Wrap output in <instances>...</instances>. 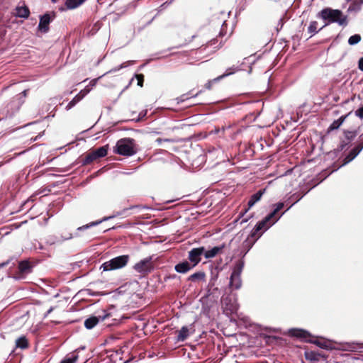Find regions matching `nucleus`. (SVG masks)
I'll return each mask as SVG.
<instances>
[{"instance_id":"obj_21","label":"nucleus","mask_w":363,"mask_h":363,"mask_svg":"<svg viewBox=\"0 0 363 363\" xmlns=\"http://www.w3.org/2000/svg\"><path fill=\"white\" fill-rule=\"evenodd\" d=\"M317 22L314 21V22H312L309 27H308V30H309V32L311 33H314L317 31Z\"/></svg>"},{"instance_id":"obj_7","label":"nucleus","mask_w":363,"mask_h":363,"mask_svg":"<svg viewBox=\"0 0 363 363\" xmlns=\"http://www.w3.org/2000/svg\"><path fill=\"white\" fill-rule=\"evenodd\" d=\"M107 316L108 315L102 317L99 316V318L95 316L90 317L84 321V325L87 329H91L99 322V320H104Z\"/></svg>"},{"instance_id":"obj_18","label":"nucleus","mask_w":363,"mask_h":363,"mask_svg":"<svg viewBox=\"0 0 363 363\" xmlns=\"http://www.w3.org/2000/svg\"><path fill=\"white\" fill-rule=\"evenodd\" d=\"M16 345L21 348H26L27 347V340L25 337H20L16 340Z\"/></svg>"},{"instance_id":"obj_12","label":"nucleus","mask_w":363,"mask_h":363,"mask_svg":"<svg viewBox=\"0 0 363 363\" xmlns=\"http://www.w3.org/2000/svg\"><path fill=\"white\" fill-rule=\"evenodd\" d=\"M16 16L22 18H27L29 15L28 9L26 6H19L16 8Z\"/></svg>"},{"instance_id":"obj_29","label":"nucleus","mask_w":363,"mask_h":363,"mask_svg":"<svg viewBox=\"0 0 363 363\" xmlns=\"http://www.w3.org/2000/svg\"><path fill=\"white\" fill-rule=\"evenodd\" d=\"M359 68L363 71V57L359 61Z\"/></svg>"},{"instance_id":"obj_1","label":"nucleus","mask_w":363,"mask_h":363,"mask_svg":"<svg viewBox=\"0 0 363 363\" xmlns=\"http://www.w3.org/2000/svg\"><path fill=\"white\" fill-rule=\"evenodd\" d=\"M320 16L323 19L328 20L329 22H336L341 26L347 24V18L340 10L325 9L320 12Z\"/></svg>"},{"instance_id":"obj_4","label":"nucleus","mask_w":363,"mask_h":363,"mask_svg":"<svg viewBox=\"0 0 363 363\" xmlns=\"http://www.w3.org/2000/svg\"><path fill=\"white\" fill-rule=\"evenodd\" d=\"M107 154V147L106 146L101 147L96 150L89 153L86 158V162H92L97 158L104 157Z\"/></svg>"},{"instance_id":"obj_3","label":"nucleus","mask_w":363,"mask_h":363,"mask_svg":"<svg viewBox=\"0 0 363 363\" xmlns=\"http://www.w3.org/2000/svg\"><path fill=\"white\" fill-rule=\"evenodd\" d=\"M116 152L122 155H132L135 153L134 145L130 139H122L116 144Z\"/></svg>"},{"instance_id":"obj_5","label":"nucleus","mask_w":363,"mask_h":363,"mask_svg":"<svg viewBox=\"0 0 363 363\" xmlns=\"http://www.w3.org/2000/svg\"><path fill=\"white\" fill-rule=\"evenodd\" d=\"M203 252V248H195L193 249L191 251L189 252V260L193 262L192 267H194L196 264H197L200 260H201V255Z\"/></svg>"},{"instance_id":"obj_15","label":"nucleus","mask_w":363,"mask_h":363,"mask_svg":"<svg viewBox=\"0 0 363 363\" xmlns=\"http://www.w3.org/2000/svg\"><path fill=\"white\" fill-rule=\"evenodd\" d=\"M262 195V191H258L257 194H254L248 202L249 206L252 207L257 201H258L260 199Z\"/></svg>"},{"instance_id":"obj_13","label":"nucleus","mask_w":363,"mask_h":363,"mask_svg":"<svg viewBox=\"0 0 363 363\" xmlns=\"http://www.w3.org/2000/svg\"><path fill=\"white\" fill-rule=\"evenodd\" d=\"M189 334V328L187 327H183L179 331L177 340L179 341H184L188 337Z\"/></svg>"},{"instance_id":"obj_32","label":"nucleus","mask_w":363,"mask_h":363,"mask_svg":"<svg viewBox=\"0 0 363 363\" xmlns=\"http://www.w3.org/2000/svg\"><path fill=\"white\" fill-rule=\"evenodd\" d=\"M60 10L64 11L65 9L63 8H60Z\"/></svg>"},{"instance_id":"obj_26","label":"nucleus","mask_w":363,"mask_h":363,"mask_svg":"<svg viewBox=\"0 0 363 363\" xmlns=\"http://www.w3.org/2000/svg\"><path fill=\"white\" fill-rule=\"evenodd\" d=\"M356 116H357L358 117H359V118H363V107H362V108H359V109L356 111Z\"/></svg>"},{"instance_id":"obj_22","label":"nucleus","mask_w":363,"mask_h":363,"mask_svg":"<svg viewBox=\"0 0 363 363\" xmlns=\"http://www.w3.org/2000/svg\"><path fill=\"white\" fill-rule=\"evenodd\" d=\"M359 152V150H357L355 149L352 150V152H350V155L347 157L348 160L346 162L352 160L358 155Z\"/></svg>"},{"instance_id":"obj_14","label":"nucleus","mask_w":363,"mask_h":363,"mask_svg":"<svg viewBox=\"0 0 363 363\" xmlns=\"http://www.w3.org/2000/svg\"><path fill=\"white\" fill-rule=\"evenodd\" d=\"M220 250H221L220 247H215L212 248L211 250L206 251L205 252V257L206 258L214 257L219 252V251Z\"/></svg>"},{"instance_id":"obj_23","label":"nucleus","mask_w":363,"mask_h":363,"mask_svg":"<svg viewBox=\"0 0 363 363\" xmlns=\"http://www.w3.org/2000/svg\"><path fill=\"white\" fill-rule=\"evenodd\" d=\"M77 359V356L74 355L71 357H68L63 360L61 363H75Z\"/></svg>"},{"instance_id":"obj_16","label":"nucleus","mask_w":363,"mask_h":363,"mask_svg":"<svg viewBox=\"0 0 363 363\" xmlns=\"http://www.w3.org/2000/svg\"><path fill=\"white\" fill-rule=\"evenodd\" d=\"M345 118H346V116H342L338 120L334 121L331 124V125H330V129H337V128H338L342 125V123L344 122Z\"/></svg>"},{"instance_id":"obj_24","label":"nucleus","mask_w":363,"mask_h":363,"mask_svg":"<svg viewBox=\"0 0 363 363\" xmlns=\"http://www.w3.org/2000/svg\"><path fill=\"white\" fill-rule=\"evenodd\" d=\"M136 79H137V84L140 86H143L144 77L142 74H138L136 75Z\"/></svg>"},{"instance_id":"obj_9","label":"nucleus","mask_w":363,"mask_h":363,"mask_svg":"<svg viewBox=\"0 0 363 363\" xmlns=\"http://www.w3.org/2000/svg\"><path fill=\"white\" fill-rule=\"evenodd\" d=\"M289 333L291 336H295L306 340L309 336L306 331L300 329H291L289 331Z\"/></svg>"},{"instance_id":"obj_8","label":"nucleus","mask_w":363,"mask_h":363,"mask_svg":"<svg viewBox=\"0 0 363 363\" xmlns=\"http://www.w3.org/2000/svg\"><path fill=\"white\" fill-rule=\"evenodd\" d=\"M50 22L49 15L46 14L41 17L38 25V28L42 32H47L48 30V25Z\"/></svg>"},{"instance_id":"obj_20","label":"nucleus","mask_w":363,"mask_h":363,"mask_svg":"<svg viewBox=\"0 0 363 363\" xmlns=\"http://www.w3.org/2000/svg\"><path fill=\"white\" fill-rule=\"evenodd\" d=\"M269 220H267V217H266L264 218V220L258 223L257 225H256V228H255L256 231H259V230L263 229L265 227L267 222H268Z\"/></svg>"},{"instance_id":"obj_19","label":"nucleus","mask_w":363,"mask_h":363,"mask_svg":"<svg viewBox=\"0 0 363 363\" xmlns=\"http://www.w3.org/2000/svg\"><path fill=\"white\" fill-rule=\"evenodd\" d=\"M284 205L281 203L277 204V208L274 211L270 213L268 216H267V220H270L279 210L283 208Z\"/></svg>"},{"instance_id":"obj_10","label":"nucleus","mask_w":363,"mask_h":363,"mask_svg":"<svg viewBox=\"0 0 363 363\" xmlns=\"http://www.w3.org/2000/svg\"><path fill=\"white\" fill-rule=\"evenodd\" d=\"M192 267L187 262H182L175 266V269L179 273H185L190 270Z\"/></svg>"},{"instance_id":"obj_11","label":"nucleus","mask_w":363,"mask_h":363,"mask_svg":"<svg viewBox=\"0 0 363 363\" xmlns=\"http://www.w3.org/2000/svg\"><path fill=\"white\" fill-rule=\"evenodd\" d=\"M85 0H67L66 6L68 9H74L81 5Z\"/></svg>"},{"instance_id":"obj_27","label":"nucleus","mask_w":363,"mask_h":363,"mask_svg":"<svg viewBox=\"0 0 363 363\" xmlns=\"http://www.w3.org/2000/svg\"><path fill=\"white\" fill-rule=\"evenodd\" d=\"M238 277H239V274L234 272L232 276H231V284L233 285L234 284V281L236 279H238Z\"/></svg>"},{"instance_id":"obj_25","label":"nucleus","mask_w":363,"mask_h":363,"mask_svg":"<svg viewBox=\"0 0 363 363\" xmlns=\"http://www.w3.org/2000/svg\"><path fill=\"white\" fill-rule=\"evenodd\" d=\"M84 95L82 96H77L69 104V107L71 108L72 106H74L77 101H80L81 99L83 97Z\"/></svg>"},{"instance_id":"obj_6","label":"nucleus","mask_w":363,"mask_h":363,"mask_svg":"<svg viewBox=\"0 0 363 363\" xmlns=\"http://www.w3.org/2000/svg\"><path fill=\"white\" fill-rule=\"evenodd\" d=\"M135 269L140 273H146L151 270L152 265L149 259H145L137 263Z\"/></svg>"},{"instance_id":"obj_2","label":"nucleus","mask_w":363,"mask_h":363,"mask_svg":"<svg viewBox=\"0 0 363 363\" xmlns=\"http://www.w3.org/2000/svg\"><path fill=\"white\" fill-rule=\"evenodd\" d=\"M128 261V257L126 255L115 257L103 264L101 267L104 271L115 270L123 267Z\"/></svg>"},{"instance_id":"obj_28","label":"nucleus","mask_w":363,"mask_h":363,"mask_svg":"<svg viewBox=\"0 0 363 363\" xmlns=\"http://www.w3.org/2000/svg\"><path fill=\"white\" fill-rule=\"evenodd\" d=\"M28 268V263H21L20 264V269L21 271H25Z\"/></svg>"},{"instance_id":"obj_17","label":"nucleus","mask_w":363,"mask_h":363,"mask_svg":"<svg viewBox=\"0 0 363 363\" xmlns=\"http://www.w3.org/2000/svg\"><path fill=\"white\" fill-rule=\"evenodd\" d=\"M360 40L361 36L357 34L351 36L348 40V43L350 45H353L357 44Z\"/></svg>"},{"instance_id":"obj_31","label":"nucleus","mask_w":363,"mask_h":363,"mask_svg":"<svg viewBox=\"0 0 363 363\" xmlns=\"http://www.w3.org/2000/svg\"><path fill=\"white\" fill-rule=\"evenodd\" d=\"M197 276L198 275L196 274H193L191 277V279H194V278L197 277Z\"/></svg>"},{"instance_id":"obj_30","label":"nucleus","mask_w":363,"mask_h":363,"mask_svg":"<svg viewBox=\"0 0 363 363\" xmlns=\"http://www.w3.org/2000/svg\"><path fill=\"white\" fill-rule=\"evenodd\" d=\"M101 221H99V222H95V223H92L89 225V226H92V225H97L99 223H100ZM89 225L86 226V228H88Z\"/></svg>"}]
</instances>
